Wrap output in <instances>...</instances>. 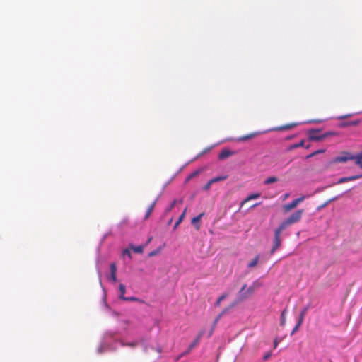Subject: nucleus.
Instances as JSON below:
<instances>
[{
	"label": "nucleus",
	"mask_w": 362,
	"mask_h": 362,
	"mask_svg": "<svg viewBox=\"0 0 362 362\" xmlns=\"http://www.w3.org/2000/svg\"><path fill=\"white\" fill-rule=\"evenodd\" d=\"M227 178V176H218L214 178H212L211 180V183H215L219 181L225 180Z\"/></svg>",
	"instance_id": "5701e85b"
},
{
	"label": "nucleus",
	"mask_w": 362,
	"mask_h": 362,
	"mask_svg": "<svg viewBox=\"0 0 362 362\" xmlns=\"http://www.w3.org/2000/svg\"><path fill=\"white\" fill-rule=\"evenodd\" d=\"M228 296L227 293L222 294L216 300V305L219 306L222 300H223Z\"/></svg>",
	"instance_id": "bb28decb"
},
{
	"label": "nucleus",
	"mask_w": 362,
	"mask_h": 362,
	"mask_svg": "<svg viewBox=\"0 0 362 362\" xmlns=\"http://www.w3.org/2000/svg\"><path fill=\"white\" fill-rule=\"evenodd\" d=\"M361 177H362V175H353V176L347 177V180H348V182H349V181H353V180H357V179L361 178Z\"/></svg>",
	"instance_id": "473e14b6"
},
{
	"label": "nucleus",
	"mask_w": 362,
	"mask_h": 362,
	"mask_svg": "<svg viewBox=\"0 0 362 362\" xmlns=\"http://www.w3.org/2000/svg\"><path fill=\"white\" fill-rule=\"evenodd\" d=\"M200 337H198L189 346L188 351H191L195 346H197L199 341Z\"/></svg>",
	"instance_id": "393cba45"
},
{
	"label": "nucleus",
	"mask_w": 362,
	"mask_h": 362,
	"mask_svg": "<svg viewBox=\"0 0 362 362\" xmlns=\"http://www.w3.org/2000/svg\"><path fill=\"white\" fill-rule=\"evenodd\" d=\"M223 316V313H220L217 317L214 320V325L215 326L216 325V323L219 321V320L221 318V317Z\"/></svg>",
	"instance_id": "e433bc0d"
},
{
	"label": "nucleus",
	"mask_w": 362,
	"mask_h": 362,
	"mask_svg": "<svg viewBox=\"0 0 362 362\" xmlns=\"http://www.w3.org/2000/svg\"><path fill=\"white\" fill-rule=\"evenodd\" d=\"M257 134H258L257 132H252V133L248 134L247 135L241 136L235 139V140L236 141H238V142H244V141H247L249 139H253Z\"/></svg>",
	"instance_id": "0eeeda50"
},
{
	"label": "nucleus",
	"mask_w": 362,
	"mask_h": 362,
	"mask_svg": "<svg viewBox=\"0 0 362 362\" xmlns=\"http://www.w3.org/2000/svg\"><path fill=\"white\" fill-rule=\"evenodd\" d=\"M278 344H279V341L277 339H275L274 341V348L276 349L278 346Z\"/></svg>",
	"instance_id": "37998d69"
},
{
	"label": "nucleus",
	"mask_w": 362,
	"mask_h": 362,
	"mask_svg": "<svg viewBox=\"0 0 362 362\" xmlns=\"http://www.w3.org/2000/svg\"><path fill=\"white\" fill-rule=\"evenodd\" d=\"M301 325H302V323H300V322L298 321L297 324L293 329V330L291 333V335H293L296 332H297V330L299 329V327H300Z\"/></svg>",
	"instance_id": "72a5a7b5"
},
{
	"label": "nucleus",
	"mask_w": 362,
	"mask_h": 362,
	"mask_svg": "<svg viewBox=\"0 0 362 362\" xmlns=\"http://www.w3.org/2000/svg\"><path fill=\"white\" fill-rule=\"evenodd\" d=\"M288 196H289V194H286L284 195V199H286L287 197H288Z\"/></svg>",
	"instance_id": "3c124183"
},
{
	"label": "nucleus",
	"mask_w": 362,
	"mask_h": 362,
	"mask_svg": "<svg viewBox=\"0 0 362 362\" xmlns=\"http://www.w3.org/2000/svg\"><path fill=\"white\" fill-rule=\"evenodd\" d=\"M296 125H297L296 123H291V124H286V125H283V126H281V127H276V128L274 129V130H275V131L288 130V129H291L296 127Z\"/></svg>",
	"instance_id": "f8f14e48"
},
{
	"label": "nucleus",
	"mask_w": 362,
	"mask_h": 362,
	"mask_svg": "<svg viewBox=\"0 0 362 362\" xmlns=\"http://www.w3.org/2000/svg\"><path fill=\"white\" fill-rule=\"evenodd\" d=\"M204 213H201L200 214L194 217L192 219L191 223L196 228L197 230L200 229L201 226H200L199 221H200L202 217L204 216Z\"/></svg>",
	"instance_id": "6e6552de"
},
{
	"label": "nucleus",
	"mask_w": 362,
	"mask_h": 362,
	"mask_svg": "<svg viewBox=\"0 0 362 362\" xmlns=\"http://www.w3.org/2000/svg\"><path fill=\"white\" fill-rule=\"evenodd\" d=\"M259 204V203H256V204L252 205V207H255V206H258Z\"/></svg>",
	"instance_id": "8fccbe9b"
},
{
	"label": "nucleus",
	"mask_w": 362,
	"mask_h": 362,
	"mask_svg": "<svg viewBox=\"0 0 362 362\" xmlns=\"http://www.w3.org/2000/svg\"><path fill=\"white\" fill-rule=\"evenodd\" d=\"M189 352H190V351H188V349H187L186 351H185L183 354H182L178 357V359H179L180 357H182V356H185V355H186V354H189Z\"/></svg>",
	"instance_id": "c03bdc74"
},
{
	"label": "nucleus",
	"mask_w": 362,
	"mask_h": 362,
	"mask_svg": "<svg viewBox=\"0 0 362 362\" xmlns=\"http://www.w3.org/2000/svg\"><path fill=\"white\" fill-rule=\"evenodd\" d=\"M123 255H128L129 257H131V252L130 251L128 250V249H125L124 251H123Z\"/></svg>",
	"instance_id": "58836bf2"
},
{
	"label": "nucleus",
	"mask_w": 362,
	"mask_h": 362,
	"mask_svg": "<svg viewBox=\"0 0 362 362\" xmlns=\"http://www.w3.org/2000/svg\"><path fill=\"white\" fill-rule=\"evenodd\" d=\"M278 179L277 177H269L268 178H267V180L264 181V184L266 185H269V184H272V183H274V182H277Z\"/></svg>",
	"instance_id": "a878e982"
},
{
	"label": "nucleus",
	"mask_w": 362,
	"mask_h": 362,
	"mask_svg": "<svg viewBox=\"0 0 362 362\" xmlns=\"http://www.w3.org/2000/svg\"><path fill=\"white\" fill-rule=\"evenodd\" d=\"M284 230L281 226H278L277 228L274 230V237L273 240V246L271 249L270 253L274 254L276 250H278L281 245V234L282 231Z\"/></svg>",
	"instance_id": "7ed1b4c3"
},
{
	"label": "nucleus",
	"mask_w": 362,
	"mask_h": 362,
	"mask_svg": "<svg viewBox=\"0 0 362 362\" xmlns=\"http://www.w3.org/2000/svg\"><path fill=\"white\" fill-rule=\"evenodd\" d=\"M315 152H317V154H318V153H321L325 152V150H323V149H322V150H317V151H315Z\"/></svg>",
	"instance_id": "a18cd8bd"
},
{
	"label": "nucleus",
	"mask_w": 362,
	"mask_h": 362,
	"mask_svg": "<svg viewBox=\"0 0 362 362\" xmlns=\"http://www.w3.org/2000/svg\"><path fill=\"white\" fill-rule=\"evenodd\" d=\"M156 200H155L150 206L148 208L147 211H146V213L145 214V219H147L151 214L152 213V211H153L154 209V207L156 206Z\"/></svg>",
	"instance_id": "dca6fc26"
},
{
	"label": "nucleus",
	"mask_w": 362,
	"mask_h": 362,
	"mask_svg": "<svg viewBox=\"0 0 362 362\" xmlns=\"http://www.w3.org/2000/svg\"><path fill=\"white\" fill-rule=\"evenodd\" d=\"M160 250H161V248L159 247L153 251H151V252H149L148 257H153L155 255H157L158 254H159L160 252Z\"/></svg>",
	"instance_id": "7c9ffc66"
},
{
	"label": "nucleus",
	"mask_w": 362,
	"mask_h": 362,
	"mask_svg": "<svg viewBox=\"0 0 362 362\" xmlns=\"http://www.w3.org/2000/svg\"><path fill=\"white\" fill-rule=\"evenodd\" d=\"M287 310L284 309L281 313L280 317V325L284 326L286 325V315Z\"/></svg>",
	"instance_id": "a211bd4d"
},
{
	"label": "nucleus",
	"mask_w": 362,
	"mask_h": 362,
	"mask_svg": "<svg viewBox=\"0 0 362 362\" xmlns=\"http://www.w3.org/2000/svg\"><path fill=\"white\" fill-rule=\"evenodd\" d=\"M354 160V155L349 152H344L341 156H337L334 158V163H345L348 160Z\"/></svg>",
	"instance_id": "423d86ee"
},
{
	"label": "nucleus",
	"mask_w": 362,
	"mask_h": 362,
	"mask_svg": "<svg viewBox=\"0 0 362 362\" xmlns=\"http://www.w3.org/2000/svg\"><path fill=\"white\" fill-rule=\"evenodd\" d=\"M351 115H341V116H339L337 117V119H343L344 118H346L348 117H349Z\"/></svg>",
	"instance_id": "a19ab883"
},
{
	"label": "nucleus",
	"mask_w": 362,
	"mask_h": 362,
	"mask_svg": "<svg viewBox=\"0 0 362 362\" xmlns=\"http://www.w3.org/2000/svg\"><path fill=\"white\" fill-rule=\"evenodd\" d=\"M233 154V151H230L228 149H223L220 152V153L218 155V158L220 160H223V159H226V158H228L229 156H232Z\"/></svg>",
	"instance_id": "9d476101"
},
{
	"label": "nucleus",
	"mask_w": 362,
	"mask_h": 362,
	"mask_svg": "<svg viewBox=\"0 0 362 362\" xmlns=\"http://www.w3.org/2000/svg\"><path fill=\"white\" fill-rule=\"evenodd\" d=\"M271 355H272L271 352H267V353L264 356V357H263V360H264V361H267L268 358H270Z\"/></svg>",
	"instance_id": "4c0bfd02"
},
{
	"label": "nucleus",
	"mask_w": 362,
	"mask_h": 362,
	"mask_svg": "<svg viewBox=\"0 0 362 362\" xmlns=\"http://www.w3.org/2000/svg\"><path fill=\"white\" fill-rule=\"evenodd\" d=\"M348 182L347 177H341L337 181V184H341Z\"/></svg>",
	"instance_id": "c9c22d12"
},
{
	"label": "nucleus",
	"mask_w": 362,
	"mask_h": 362,
	"mask_svg": "<svg viewBox=\"0 0 362 362\" xmlns=\"http://www.w3.org/2000/svg\"><path fill=\"white\" fill-rule=\"evenodd\" d=\"M110 279L113 282H117V267L115 263H112L110 266Z\"/></svg>",
	"instance_id": "1a4fd4ad"
},
{
	"label": "nucleus",
	"mask_w": 362,
	"mask_h": 362,
	"mask_svg": "<svg viewBox=\"0 0 362 362\" xmlns=\"http://www.w3.org/2000/svg\"><path fill=\"white\" fill-rule=\"evenodd\" d=\"M232 308L233 307H231V305H230L228 308H226L225 309H223V310L221 313H223V315L225 313H226Z\"/></svg>",
	"instance_id": "ea45409f"
},
{
	"label": "nucleus",
	"mask_w": 362,
	"mask_h": 362,
	"mask_svg": "<svg viewBox=\"0 0 362 362\" xmlns=\"http://www.w3.org/2000/svg\"><path fill=\"white\" fill-rule=\"evenodd\" d=\"M131 249L135 252V253H142L143 252V250H144V247L141 246V245H139V246H134V245H132L131 246Z\"/></svg>",
	"instance_id": "412c9836"
},
{
	"label": "nucleus",
	"mask_w": 362,
	"mask_h": 362,
	"mask_svg": "<svg viewBox=\"0 0 362 362\" xmlns=\"http://www.w3.org/2000/svg\"><path fill=\"white\" fill-rule=\"evenodd\" d=\"M119 289L120 291L119 298L123 300L125 298V296H124V293L126 291L125 286L122 284H120L119 286Z\"/></svg>",
	"instance_id": "aec40b11"
},
{
	"label": "nucleus",
	"mask_w": 362,
	"mask_h": 362,
	"mask_svg": "<svg viewBox=\"0 0 362 362\" xmlns=\"http://www.w3.org/2000/svg\"><path fill=\"white\" fill-rule=\"evenodd\" d=\"M213 183H211V180H209L204 187H203V189L205 190V191H208L211 185H212Z\"/></svg>",
	"instance_id": "f704fd0d"
},
{
	"label": "nucleus",
	"mask_w": 362,
	"mask_h": 362,
	"mask_svg": "<svg viewBox=\"0 0 362 362\" xmlns=\"http://www.w3.org/2000/svg\"><path fill=\"white\" fill-rule=\"evenodd\" d=\"M156 351L158 352V353H161L162 352V349L160 347H158Z\"/></svg>",
	"instance_id": "49530a36"
},
{
	"label": "nucleus",
	"mask_w": 362,
	"mask_h": 362,
	"mask_svg": "<svg viewBox=\"0 0 362 362\" xmlns=\"http://www.w3.org/2000/svg\"><path fill=\"white\" fill-rule=\"evenodd\" d=\"M177 203V200L175 199L172 202V203L170 204V205L165 209V212L168 213V212H170L175 206Z\"/></svg>",
	"instance_id": "c85d7f7f"
},
{
	"label": "nucleus",
	"mask_w": 362,
	"mask_h": 362,
	"mask_svg": "<svg viewBox=\"0 0 362 362\" xmlns=\"http://www.w3.org/2000/svg\"><path fill=\"white\" fill-rule=\"evenodd\" d=\"M315 155H317V152L314 151L312 153H310V155L307 156V158H312Z\"/></svg>",
	"instance_id": "79ce46f5"
},
{
	"label": "nucleus",
	"mask_w": 362,
	"mask_h": 362,
	"mask_svg": "<svg viewBox=\"0 0 362 362\" xmlns=\"http://www.w3.org/2000/svg\"><path fill=\"white\" fill-rule=\"evenodd\" d=\"M151 240H152V237L149 238H148V241H147V244H148V243H150V242L151 241Z\"/></svg>",
	"instance_id": "09e8293b"
},
{
	"label": "nucleus",
	"mask_w": 362,
	"mask_h": 362,
	"mask_svg": "<svg viewBox=\"0 0 362 362\" xmlns=\"http://www.w3.org/2000/svg\"><path fill=\"white\" fill-rule=\"evenodd\" d=\"M260 197V194L259 193H255V194H250L249 196H247L240 204V207L243 206L245 203H247V202L252 200V199H257Z\"/></svg>",
	"instance_id": "9b49d317"
},
{
	"label": "nucleus",
	"mask_w": 362,
	"mask_h": 362,
	"mask_svg": "<svg viewBox=\"0 0 362 362\" xmlns=\"http://www.w3.org/2000/svg\"><path fill=\"white\" fill-rule=\"evenodd\" d=\"M201 173V170H195L194 171L193 173H192L191 174H189L187 178H186V182H188L191 179L197 177L198 175H199V173Z\"/></svg>",
	"instance_id": "6ab92c4d"
},
{
	"label": "nucleus",
	"mask_w": 362,
	"mask_h": 362,
	"mask_svg": "<svg viewBox=\"0 0 362 362\" xmlns=\"http://www.w3.org/2000/svg\"><path fill=\"white\" fill-rule=\"evenodd\" d=\"M121 344L122 346H130V347H136L137 346V343L136 342H131V343H124L123 341L121 342Z\"/></svg>",
	"instance_id": "c756f323"
},
{
	"label": "nucleus",
	"mask_w": 362,
	"mask_h": 362,
	"mask_svg": "<svg viewBox=\"0 0 362 362\" xmlns=\"http://www.w3.org/2000/svg\"><path fill=\"white\" fill-rule=\"evenodd\" d=\"M124 300H126V301H137V302H143L141 300H140L139 298H136V297H134V296H132V297H125L124 299Z\"/></svg>",
	"instance_id": "cd10ccee"
},
{
	"label": "nucleus",
	"mask_w": 362,
	"mask_h": 362,
	"mask_svg": "<svg viewBox=\"0 0 362 362\" xmlns=\"http://www.w3.org/2000/svg\"><path fill=\"white\" fill-rule=\"evenodd\" d=\"M172 221H173V218H170V221H168V224H170L172 223Z\"/></svg>",
	"instance_id": "603ef678"
},
{
	"label": "nucleus",
	"mask_w": 362,
	"mask_h": 362,
	"mask_svg": "<svg viewBox=\"0 0 362 362\" xmlns=\"http://www.w3.org/2000/svg\"><path fill=\"white\" fill-rule=\"evenodd\" d=\"M309 307L308 306H305L301 311H300V313L299 315V318H298V322H300V323H303V320H304V317H305V315H306L307 313V311L308 310Z\"/></svg>",
	"instance_id": "f3484780"
},
{
	"label": "nucleus",
	"mask_w": 362,
	"mask_h": 362,
	"mask_svg": "<svg viewBox=\"0 0 362 362\" xmlns=\"http://www.w3.org/2000/svg\"><path fill=\"white\" fill-rule=\"evenodd\" d=\"M303 212V209L297 210L282 221L279 226L285 230L289 226L299 222L301 220Z\"/></svg>",
	"instance_id": "f03ea898"
},
{
	"label": "nucleus",
	"mask_w": 362,
	"mask_h": 362,
	"mask_svg": "<svg viewBox=\"0 0 362 362\" xmlns=\"http://www.w3.org/2000/svg\"><path fill=\"white\" fill-rule=\"evenodd\" d=\"M259 255H257L249 264H248V267L251 268V267H254L255 266L257 265V264L258 263V261H259Z\"/></svg>",
	"instance_id": "4be33fe9"
},
{
	"label": "nucleus",
	"mask_w": 362,
	"mask_h": 362,
	"mask_svg": "<svg viewBox=\"0 0 362 362\" xmlns=\"http://www.w3.org/2000/svg\"><path fill=\"white\" fill-rule=\"evenodd\" d=\"M304 199H305V196H301V197L293 200L291 203L284 205L283 206L284 212L288 213V211L295 209Z\"/></svg>",
	"instance_id": "20e7f679"
},
{
	"label": "nucleus",
	"mask_w": 362,
	"mask_h": 362,
	"mask_svg": "<svg viewBox=\"0 0 362 362\" xmlns=\"http://www.w3.org/2000/svg\"><path fill=\"white\" fill-rule=\"evenodd\" d=\"M303 146H304V141H303V140L300 141L299 143H298V144H294V145L291 146L290 147V149H293V148H298V147H303Z\"/></svg>",
	"instance_id": "2f4dec72"
},
{
	"label": "nucleus",
	"mask_w": 362,
	"mask_h": 362,
	"mask_svg": "<svg viewBox=\"0 0 362 362\" xmlns=\"http://www.w3.org/2000/svg\"><path fill=\"white\" fill-rule=\"evenodd\" d=\"M359 123H360L359 120H354V121H351V122H342L340 124V127H349V126H356Z\"/></svg>",
	"instance_id": "2eb2a0df"
},
{
	"label": "nucleus",
	"mask_w": 362,
	"mask_h": 362,
	"mask_svg": "<svg viewBox=\"0 0 362 362\" xmlns=\"http://www.w3.org/2000/svg\"><path fill=\"white\" fill-rule=\"evenodd\" d=\"M327 134V136H329V135H333L334 133L332 132H328V133H326Z\"/></svg>",
	"instance_id": "de8ad7c7"
},
{
	"label": "nucleus",
	"mask_w": 362,
	"mask_h": 362,
	"mask_svg": "<svg viewBox=\"0 0 362 362\" xmlns=\"http://www.w3.org/2000/svg\"><path fill=\"white\" fill-rule=\"evenodd\" d=\"M355 163L362 169V151L356 155H354Z\"/></svg>",
	"instance_id": "ddd939ff"
},
{
	"label": "nucleus",
	"mask_w": 362,
	"mask_h": 362,
	"mask_svg": "<svg viewBox=\"0 0 362 362\" xmlns=\"http://www.w3.org/2000/svg\"><path fill=\"white\" fill-rule=\"evenodd\" d=\"M187 208H185L181 215L180 216L178 220L176 221V223L174 225L173 229L175 230L177 226L181 223V222L183 221L186 216Z\"/></svg>",
	"instance_id": "4468645a"
},
{
	"label": "nucleus",
	"mask_w": 362,
	"mask_h": 362,
	"mask_svg": "<svg viewBox=\"0 0 362 362\" xmlns=\"http://www.w3.org/2000/svg\"><path fill=\"white\" fill-rule=\"evenodd\" d=\"M255 288H256V286H255V284H253L252 286H250L248 288H247L246 284H244L242 286L241 289L238 292L237 300L231 304V307H234L235 305H237L240 302L243 301L245 299L248 298L250 296H252L253 294Z\"/></svg>",
	"instance_id": "f257e3e1"
},
{
	"label": "nucleus",
	"mask_w": 362,
	"mask_h": 362,
	"mask_svg": "<svg viewBox=\"0 0 362 362\" xmlns=\"http://www.w3.org/2000/svg\"><path fill=\"white\" fill-rule=\"evenodd\" d=\"M308 136L310 141H320L327 137V134H320V130L312 129L309 132Z\"/></svg>",
	"instance_id": "39448f33"
},
{
	"label": "nucleus",
	"mask_w": 362,
	"mask_h": 362,
	"mask_svg": "<svg viewBox=\"0 0 362 362\" xmlns=\"http://www.w3.org/2000/svg\"><path fill=\"white\" fill-rule=\"evenodd\" d=\"M338 199V197H334L329 200H327V202H325L323 204H322L321 206H320L317 209L320 210L325 206H327L328 205V204H329L330 202H333V201H335Z\"/></svg>",
	"instance_id": "b1692460"
}]
</instances>
